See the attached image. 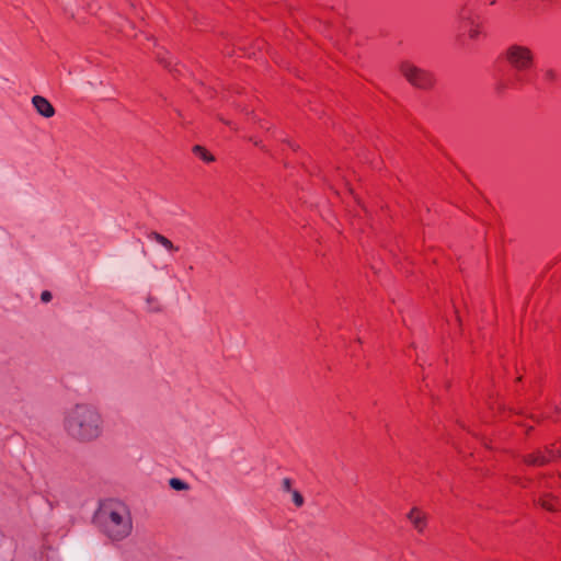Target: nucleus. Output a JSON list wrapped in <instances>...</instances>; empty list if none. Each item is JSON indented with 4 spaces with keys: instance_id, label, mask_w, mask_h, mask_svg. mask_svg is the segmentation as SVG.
<instances>
[{
    "instance_id": "nucleus-6",
    "label": "nucleus",
    "mask_w": 561,
    "mask_h": 561,
    "mask_svg": "<svg viewBox=\"0 0 561 561\" xmlns=\"http://www.w3.org/2000/svg\"><path fill=\"white\" fill-rule=\"evenodd\" d=\"M408 520L419 534H423L427 527V515L420 507L414 506L407 514Z\"/></svg>"
},
{
    "instance_id": "nucleus-1",
    "label": "nucleus",
    "mask_w": 561,
    "mask_h": 561,
    "mask_svg": "<svg viewBox=\"0 0 561 561\" xmlns=\"http://www.w3.org/2000/svg\"><path fill=\"white\" fill-rule=\"evenodd\" d=\"M94 522L100 531L112 541L124 540L133 530L129 508L116 500L102 502L94 515Z\"/></svg>"
},
{
    "instance_id": "nucleus-18",
    "label": "nucleus",
    "mask_w": 561,
    "mask_h": 561,
    "mask_svg": "<svg viewBox=\"0 0 561 561\" xmlns=\"http://www.w3.org/2000/svg\"><path fill=\"white\" fill-rule=\"evenodd\" d=\"M221 121H222L226 125H229V126L231 125V123H230V122H228V121H225V119H222V118H221Z\"/></svg>"
},
{
    "instance_id": "nucleus-4",
    "label": "nucleus",
    "mask_w": 561,
    "mask_h": 561,
    "mask_svg": "<svg viewBox=\"0 0 561 561\" xmlns=\"http://www.w3.org/2000/svg\"><path fill=\"white\" fill-rule=\"evenodd\" d=\"M508 65L517 71H528L534 66L535 56L533 50L523 45H511L505 51Z\"/></svg>"
},
{
    "instance_id": "nucleus-15",
    "label": "nucleus",
    "mask_w": 561,
    "mask_h": 561,
    "mask_svg": "<svg viewBox=\"0 0 561 561\" xmlns=\"http://www.w3.org/2000/svg\"><path fill=\"white\" fill-rule=\"evenodd\" d=\"M41 299H42V301H44V302H48V301H50V300H51V294H50V291H48V290H44V291L42 293V295H41Z\"/></svg>"
},
{
    "instance_id": "nucleus-7",
    "label": "nucleus",
    "mask_w": 561,
    "mask_h": 561,
    "mask_svg": "<svg viewBox=\"0 0 561 561\" xmlns=\"http://www.w3.org/2000/svg\"><path fill=\"white\" fill-rule=\"evenodd\" d=\"M32 104L35 107L36 112L45 118H51L56 113L55 107L51 105V103L42 95L33 96Z\"/></svg>"
},
{
    "instance_id": "nucleus-2",
    "label": "nucleus",
    "mask_w": 561,
    "mask_h": 561,
    "mask_svg": "<svg viewBox=\"0 0 561 561\" xmlns=\"http://www.w3.org/2000/svg\"><path fill=\"white\" fill-rule=\"evenodd\" d=\"M65 430L78 442H91L102 433V417L93 407L76 404L66 414Z\"/></svg>"
},
{
    "instance_id": "nucleus-10",
    "label": "nucleus",
    "mask_w": 561,
    "mask_h": 561,
    "mask_svg": "<svg viewBox=\"0 0 561 561\" xmlns=\"http://www.w3.org/2000/svg\"><path fill=\"white\" fill-rule=\"evenodd\" d=\"M151 238L157 241L159 244L164 247L169 251H178L179 248L174 247L171 240H169L167 237H164L161 233L152 232Z\"/></svg>"
},
{
    "instance_id": "nucleus-5",
    "label": "nucleus",
    "mask_w": 561,
    "mask_h": 561,
    "mask_svg": "<svg viewBox=\"0 0 561 561\" xmlns=\"http://www.w3.org/2000/svg\"><path fill=\"white\" fill-rule=\"evenodd\" d=\"M557 456L561 457V451L556 453L552 448H546L545 451L536 450L531 454L523 456V461L533 467H541L549 463Z\"/></svg>"
},
{
    "instance_id": "nucleus-16",
    "label": "nucleus",
    "mask_w": 561,
    "mask_h": 561,
    "mask_svg": "<svg viewBox=\"0 0 561 561\" xmlns=\"http://www.w3.org/2000/svg\"><path fill=\"white\" fill-rule=\"evenodd\" d=\"M545 77L548 79V80H554L556 79V73L553 70L549 69L545 72Z\"/></svg>"
},
{
    "instance_id": "nucleus-3",
    "label": "nucleus",
    "mask_w": 561,
    "mask_h": 561,
    "mask_svg": "<svg viewBox=\"0 0 561 561\" xmlns=\"http://www.w3.org/2000/svg\"><path fill=\"white\" fill-rule=\"evenodd\" d=\"M400 73L414 88L430 90L435 84L434 75L410 61H403L399 66Z\"/></svg>"
},
{
    "instance_id": "nucleus-9",
    "label": "nucleus",
    "mask_w": 561,
    "mask_h": 561,
    "mask_svg": "<svg viewBox=\"0 0 561 561\" xmlns=\"http://www.w3.org/2000/svg\"><path fill=\"white\" fill-rule=\"evenodd\" d=\"M192 151H193L194 154L199 157L205 162L210 163V162L215 161V156L211 152H209L205 147H203L201 145H195L192 148Z\"/></svg>"
},
{
    "instance_id": "nucleus-11",
    "label": "nucleus",
    "mask_w": 561,
    "mask_h": 561,
    "mask_svg": "<svg viewBox=\"0 0 561 561\" xmlns=\"http://www.w3.org/2000/svg\"><path fill=\"white\" fill-rule=\"evenodd\" d=\"M169 483L172 489L178 490V491L188 489V485L185 482H183L176 478H172Z\"/></svg>"
},
{
    "instance_id": "nucleus-13",
    "label": "nucleus",
    "mask_w": 561,
    "mask_h": 561,
    "mask_svg": "<svg viewBox=\"0 0 561 561\" xmlns=\"http://www.w3.org/2000/svg\"><path fill=\"white\" fill-rule=\"evenodd\" d=\"M282 486L285 492H291V480L289 478H284L282 481Z\"/></svg>"
},
{
    "instance_id": "nucleus-14",
    "label": "nucleus",
    "mask_w": 561,
    "mask_h": 561,
    "mask_svg": "<svg viewBox=\"0 0 561 561\" xmlns=\"http://www.w3.org/2000/svg\"><path fill=\"white\" fill-rule=\"evenodd\" d=\"M480 34V31H479V27L478 26H473L469 30V37L472 38V39H476Z\"/></svg>"
},
{
    "instance_id": "nucleus-17",
    "label": "nucleus",
    "mask_w": 561,
    "mask_h": 561,
    "mask_svg": "<svg viewBox=\"0 0 561 561\" xmlns=\"http://www.w3.org/2000/svg\"><path fill=\"white\" fill-rule=\"evenodd\" d=\"M253 141V144L257 147H262V142L259 141V140H254V139H251Z\"/></svg>"
},
{
    "instance_id": "nucleus-12",
    "label": "nucleus",
    "mask_w": 561,
    "mask_h": 561,
    "mask_svg": "<svg viewBox=\"0 0 561 561\" xmlns=\"http://www.w3.org/2000/svg\"><path fill=\"white\" fill-rule=\"evenodd\" d=\"M290 493L293 495V501H294L295 505L297 507L302 506L305 503V500H304V496L300 494V492H298L297 490H294Z\"/></svg>"
},
{
    "instance_id": "nucleus-8",
    "label": "nucleus",
    "mask_w": 561,
    "mask_h": 561,
    "mask_svg": "<svg viewBox=\"0 0 561 561\" xmlns=\"http://www.w3.org/2000/svg\"><path fill=\"white\" fill-rule=\"evenodd\" d=\"M560 503L559 499L554 497L552 494H545L542 497L539 499L538 504L550 512H557L558 511V504Z\"/></svg>"
}]
</instances>
